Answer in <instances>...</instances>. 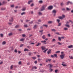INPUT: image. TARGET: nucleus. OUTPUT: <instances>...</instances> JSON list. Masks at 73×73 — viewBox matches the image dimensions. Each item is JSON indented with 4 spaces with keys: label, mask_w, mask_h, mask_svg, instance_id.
<instances>
[{
    "label": "nucleus",
    "mask_w": 73,
    "mask_h": 73,
    "mask_svg": "<svg viewBox=\"0 0 73 73\" xmlns=\"http://www.w3.org/2000/svg\"><path fill=\"white\" fill-rule=\"evenodd\" d=\"M51 53V50L49 49L48 51L47 52V53L48 54H49L50 53Z\"/></svg>",
    "instance_id": "nucleus-7"
},
{
    "label": "nucleus",
    "mask_w": 73,
    "mask_h": 73,
    "mask_svg": "<svg viewBox=\"0 0 73 73\" xmlns=\"http://www.w3.org/2000/svg\"><path fill=\"white\" fill-rule=\"evenodd\" d=\"M42 38H43V39H45V35H43L42 36Z\"/></svg>",
    "instance_id": "nucleus-16"
},
{
    "label": "nucleus",
    "mask_w": 73,
    "mask_h": 73,
    "mask_svg": "<svg viewBox=\"0 0 73 73\" xmlns=\"http://www.w3.org/2000/svg\"><path fill=\"white\" fill-rule=\"evenodd\" d=\"M25 12L22 13H21V15H25Z\"/></svg>",
    "instance_id": "nucleus-38"
},
{
    "label": "nucleus",
    "mask_w": 73,
    "mask_h": 73,
    "mask_svg": "<svg viewBox=\"0 0 73 73\" xmlns=\"http://www.w3.org/2000/svg\"><path fill=\"white\" fill-rule=\"evenodd\" d=\"M21 61H20L19 62V65H21Z\"/></svg>",
    "instance_id": "nucleus-50"
},
{
    "label": "nucleus",
    "mask_w": 73,
    "mask_h": 73,
    "mask_svg": "<svg viewBox=\"0 0 73 73\" xmlns=\"http://www.w3.org/2000/svg\"><path fill=\"white\" fill-rule=\"evenodd\" d=\"M33 23V21H32L30 22H29V23H30V24H32Z\"/></svg>",
    "instance_id": "nucleus-47"
},
{
    "label": "nucleus",
    "mask_w": 73,
    "mask_h": 73,
    "mask_svg": "<svg viewBox=\"0 0 73 73\" xmlns=\"http://www.w3.org/2000/svg\"><path fill=\"white\" fill-rule=\"evenodd\" d=\"M14 51L15 53H17V50H15Z\"/></svg>",
    "instance_id": "nucleus-57"
},
{
    "label": "nucleus",
    "mask_w": 73,
    "mask_h": 73,
    "mask_svg": "<svg viewBox=\"0 0 73 73\" xmlns=\"http://www.w3.org/2000/svg\"><path fill=\"white\" fill-rule=\"evenodd\" d=\"M6 3H7V2L5 1L3 2V4H5Z\"/></svg>",
    "instance_id": "nucleus-62"
},
{
    "label": "nucleus",
    "mask_w": 73,
    "mask_h": 73,
    "mask_svg": "<svg viewBox=\"0 0 73 73\" xmlns=\"http://www.w3.org/2000/svg\"><path fill=\"white\" fill-rule=\"evenodd\" d=\"M6 44V42H5V41H4L2 43V44L3 45H4L5 44Z\"/></svg>",
    "instance_id": "nucleus-33"
},
{
    "label": "nucleus",
    "mask_w": 73,
    "mask_h": 73,
    "mask_svg": "<svg viewBox=\"0 0 73 73\" xmlns=\"http://www.w3.org/2000/svg\"><path fill=\"white\" fill-rule=\"evenodd\" d=\"M38 26L37 25H35L33 27L34 29H36L37 28Z\"/></svg>",
    "instance_id": "nucleus-9"
},
{
    "label": "nucleus",
    "mask_w": 73,
    "mask_h": 73,
    "mask_svg": "<svg viewBox=\"0 0 73 73\" xmlns=\"http://www.w3.org/2000/svg\"><path fill=\"white\" fill-rule=\"evenodd\" d=\"M58 72V70H56L55 71V73H56V72Z\"/></svg>",
    "instance_id": "nucleus-61"
},
{
    "label": "nucleus",
    "mask_w": 73,
    "mask_h": 73,
    "mask_svg": "<svg viewBox=\"0 0 73 73\" xmlns=\"http://www.w3.org/2000/svg\"><path fill=\"white\" fill-rule=\"evenodd\" d=\"M32 54V53L31 52H29V56H31Z\"/></svg>",
    "instance_id": "nucleus-53"
},
{
    "label": "nucleus",
    "mask_w": 73,
    "mask_h": 73,
    "mask_svg": "<svg viewBox=\"0 0 73 73\" xmlns=\"http://www.w3.org/2000/svg\"><path fill=\"white\" fill-rule=\"evenodd\" d=\"M25 27L26 28H27V27H28V26L27 25H24Z\"/></svg>",
    "instance_id": "nucleus-48"
},
{
    "label": "nucleus",
    "mask_w": 73,
    "mask_h": 73,
    "mask_svg": "<svg viewBox=\"0 0 73 73\" xmlns=\"http://www.w3.org/2000/svg\"><path fill=\"white\" fill-rule=\"evenodd\" d=\"M8 24H9V25H12V23H9Z\"/></svg>",
    "instance_id": "nucleus-60"
},
{
    "label": "nucleus",
    "mask_w": 73,
    "mask_h": 73,
    "mask_svg": "<svg viewBox=\"0 0 73 73\" xmlns=\"http://www.w3.org/2000/svg\"><path fill=\"white\" fill-rule=\"evenodd\" d=\"M32 58H33V60H35V59H36V57H32Z\"/></svg>",
    "instance_id": "nucleus-37"
},
{
    "label": "nucleus",
    "mask_w": 73,
    "mask_h": 73,
    "mask_svg": "<svg viewBox=\"0 0 73 73\" xmlns=\"http://www.w3.org/2000/svg\"><path fill=\"white\" fill-rule=\"evenodd\" d=\"M24 46V44H21V45L20 47H23Z\"/></svg>",
    "instance_id": "nucleus-55"
},
{
    "label": "nucleus",
    "mask_w": 73,
    "mask_h": 73,
    "mask_svg": "<svg viewBox=\"0 0 73 73\" xmlns=\"http://www.w3.org/2000/svg\"><path fill=\"white\" fill-rule=\"evenodd\" d=\"M24 51L25 52H26V51H29V50H28V49L27 48H25Z\"/></svg>",
    "instance_id": "nucleus-13"
},
{
    "label": "nucleus",
    "mask_w": 73,
    "mask_h": 73,
    "mask_svg": "<svg viewBox=\"0 0 73 73\" xmlns=\"http://www.w3.org/2000/svg\"><path fill=\"white\" fill-rule=\"evenodd\" d=\"M41 42L43 43L44 44H46V41L44 40H42L41 41Z\"/></svg>",
    "instance_id": "nucleus-6"
},
{
    "label": "nucleus",
    "mask_w": 73,
    "mask_h": 73,
    "mask_svg": "<svg viewBox=\"0 0 73 73\" xmlns=\"http://www.w3.org/2000/svg\"><path fill=\"white\" fill-rule=\"evenodd\" d=\"M70 59H73V56H70Z\"/></svg>",
    "instance_id": "nucleus-40"
},
{
    "label": "nucleus",
    "mask_w": 73,
    "mask_h": 73,
    "mask_svg": "<svg viewBox=\"0 0 73 73\" xmlns=\"http://www.w3.org/2000/svg\"><path fill=\"white\" fill-rule=\"evenodd\" d=\"M61 54L60 55V58H61V59H63V58H64V57H65V54L63 52H61Z\"/></svg>",
    "instance_id": "nucleus-1"
},
{
    "label": "nucleus",
    "mask_w": 73,
    "mask_h": 73,
    "mask_svg": "<svg viewBox=\"0 0 73 73\" xmlns=\"http://www.w3.org/2000/svg\"><path fill=\"white\" fill-rule=\"evenodd\" d=\"M12 33H10L9 34V36H12Z\"/></svg>",
    "instance_id": "nucleus-31"
},
{
    "label": "nucleus",
    "mask_w": 73,
    "mask_h": 73,
    "mask_svg": "<svg viewBox=\"0 0 73 73\" xmlns=\"http://www.w3.org/2000/svg\"><path fill=\"white\" fill-rule=\"evenodd\" d=\"M48 65H50V69H51V68H52V66H53V65H52L51 64H48Z\"/></svg>",
    "instance_id": "nucleus-10"
},
{
    "label": "nucleus",
    "mask_w": 73,
    "mask_h": 73,
    "mask_svg": "<svg viewBox=\"0 0 73 73\" xmlns=\"http://www.w3.org/2000/svg\"><path fill=\"white\" fill-rule=\"evenodd\" d=\"M38 14L39 15H42V13L41 12H39Z\"/></svg>",
    "instance_id": "nucleus-34"
},
{
    "label": "nucleus",
    "mask_w": 73,
    "mask_h": 73,
    "mask_svg": "<svg viewBox=\"0 0 73 73\" xmlns=\"http://www.w3.org/2000/svg\"><path fill=\"white\" fill-rule=\"evenodd\" d=\"M48 9H53V6H50L48 7Z\"/></svg>",
    "instance_id": "nucleus-4"
},
{
    "label": "nucleus",
    "mask_w": 73,
    "mask_h": 73,
    "mask_svg": "<svg viewBox=\"0 0 73 73\" xmlns=\"http://www.w3.org/2000/svg\"><path fill=\"white\" fill-rule=\"evenodd\" d=\"M62 17H63V19L64 18H65V15H62Z\"/></svg>",
    "instance_id": "nucleus-43"
},
{
    "label": "nucleus",
    "mask_w": 73,
    "mask_h": 73,
    "mask_svg": "<svg viewBox=\"0 0 73 73\" xmlns=\"http://www.w3.org/2000/svg\"><path fill=\"white\" fill-rule=\"evenodd\" d=\"M57 43L58 44V45H62V43L60 42H58Z\"/></svg>",
    "instance_id": "nucleus-17"
},
{
    "label": "nucleus",
    "mask_w": 73,
    "mask_h": 73,
    "mask_svg": "<svg viewBox=\"0 0 73 73\" xmlns=\"http://www.w3.org/2000/svg\"><path fill=\"white\" fill-rule=\"evenodd\" d=\"M65 26L67 27H68V28H69L70 27V26L69 25H66Z\"/></svg>",
    "instance_id": "nucleus-24"
},
{
    "label": "nucleus",
    "mask_w": 73,
    "mask_h": 73,
    "mask_svg": "<svg viewBox=\"0 0 73 73\" xmlns=\"http://www.w3.org/2000/svg\"><path fill=\"white\" fill-rule=\"evenodd\" d=\"M11 7H12V8H13L14 7V5H11Z\"/></svg>",
    "instance_id": "nucleus-58"
},
{
    "label": "nucleus",
    "mask_w": 73,
    "mask_h": 73,
    "mask_svg": "<svg viewBox=\"0 0 73 73\" xmlns=\"http://www.w3.org/2000/svg\"><path fill=\"white\" fill-rule=\"evenodd\" d=\"M19 25H17L15 26L16 28H19Z\"/></svg>",
    "instance_id": "nucleus-35"
},
{
    "label": "nucleus",
    "mask_w": 73,
    "mask_h": 73,
    "mask_svg": "<svg viewBox=\"0 0 73 73\" xmlns=\"http://www.w3.org/2000/svg\"><path fill=\"white\" fill-rule=\"evenodd\" d=\"M41 48L43 50H45V49H46L45 47H44L43 46H42Z\"/></svg>",
    "instance_id": "nucleus-11"
},
{
    "label": "nucleus",
    "mask_w": 73,
    "mask_h": 73,
    "mask_svg": "<svg viewBox=\"0 0 73 73\" xmlns=\"http://www.w3.org/2000/svg\"><path fill=\"white\" fill-rule=\"evenodd\" d=\"M68 48H73V46L72 45H71L70 46H68Z\"/></svg>",
    "instance_id": "nucleus-8"
},
{
    "label": "nucleus",
    "mask_w": 73,
    "mask_h": 73,
    "mask_svg": "<svg viewBox=\"0 0 73 73\" xmlns=\"http://www.w3.org/2000/svg\"><path fill=\"white\" fill-rule=\"evenodd\" d=\"M68 29L67 28L65 27L64 28V31H67Z\"/></svg>",
    "instance_id": "nucleus-25"
},
{
    "label": "nucleus",
    "mask_w": 73,
    "mask_h": 73,
    "mask_svg": "<svg viewBox=\"0 0 73 73\" xmlns=\"http://www.w3.org/2000/svg\"><path fill=\"white\" fill-rule=\"evenodd\" d=\"M46 7V5H44L42 6V9H41V11H44V10H45V8Z\"/></svg>",
    "instance_id": "nucleus-2"
},
{
    "label": "nucleus",
    "mask_w": 73,
    "mask_h": 73,
    "mask_svg": "<svg viewBox=\"0 0 73 73\" xmlns=\"http://www.w3.org/2000/svg\"><path fill=\"white\" fill-rule=\"evenodd\" d=\"M39 3H41H41H42L43 1H42L40 0V1H39Z\"/></svg>",
    "instance_id": "nucleus-44"
},
{
    "label": "nucleus",
    "mask_w": 73,
    "mask_h": 73,
    "mask_svg": "<svg viewBox=\"0 0 73 73\" xmlns=\"http://www.w3.org/2000/svg\"><path fill=\"white\" fill-rule=\"evenodd\" d=\"M26 9L25 8L22 9V11H25Z\"/></svg>",
    "instance_id": "nucleus-52"
},
{
    "label": "nucleus",
    "mask_w": 73,
    "mask_h": 73,
    "mask_svg": "<svg viewBox=\"0 0 73 73\" xmlns=\"http://www.w3.org/2000/svg\"><path fill=\"white\" fill-rule=\"evenodd\" d=\"M27 47V48H28L29 49H31V47L30 46H28Z\"/></svg>",
    "instance_id": "nucleus-20"
},
{
    "label": "nucleus",
    "mask_w": 73,
    "mask_h": 73,
    "mask_svg": "<svg viewBox=\"0 0 73 73\" xmlns=\"http://www.w3.org/2000/svg\"><path fill=\"white\" fill-rule=\"evenodd\" d=\"M54 56L56 58H57L58 57V56H57V54H54Z\"/></svg>",
    "instance_id": "nucleus-12"
},
{
    "label": "nucleus",
    "mask_w": 73,
    "mask_h": 73,
    "mask_svg": "<svg viewBox=\"0 0 73 73\" xmlns=\"http://www.w3.org/2000/svg\"><path fill=\"white\" fill-rule=\"evenodd\" d=\"M24 40H25L24 38H21L20 39V41H24Z\"/></svg>",
    "instance_id": "nucleus-15"
},
{
    "label": "nucleus",
    "mask_w": 73,
    "mask_h": 73,
    "mask_svg": "<svg viewBox=\"0 0 73 73\" xmlns=\"http://www.w3.org/2000/svg\"><path fill=\"white\" fill-rule=\"evenodd\" d=\"M62 65L63 66H66V64H62Z\"/></svg>",
    "instance_id": "nucleus-39"
},
{
    "label": "nucleus",
    "mask_w": 73,
    "mask_h": 73,
    "mask_svg": "<svg viewBox=\"0 0 73 73\" xmlns=\"http://www.w3.org/2000/svg\"><path fill=\"white\" fill-rule=\"evenodd\" d=\"M37 68L36 66H35L33 67V69H36Z\"/></svg>",
    "instance_id": "nucleus-18"
},
{
    "label": "nucleus",
    "mask_w": 73,
    "mask_h": 73,
    "mask_svg": "<svg viewBox=\"0 0 73 73\" xmlns=\"http://www.w3.org/2000/svg\"><path fill=\"white\" fill-rule=\"evenodd\" d=\"M61 38H62V39H64V38H64V36H62L61 37Z\"/></svg>",
    "instance_id": "nucleus-54"
},
{
    "label": "nucleus",
    "mask_w": 73,
    "mask_h": 73,
    "mask_svg": "<svg viewBox=\"0 0 73 73\" xmlns=\"http://www.w3.org/2000/svg\"><path fill=\"white\" fill-rule=\"evenodd\" d=\"M34 5V4L33 3L31 5V7H33V6Z\"/></svg>",
    "instance_id": "nucleus-59"
},
{
    "label": "nucleus",
    "mask_w": 73,
    "mask_h": 73,
    "mask_svg": "<svg viewBox=\"0 0 73 73\" xmlns=\"http://www.w3.org/2000/svg\"><path fill=\"white\" fill-rule=\"evenodd\" d=\"M53 22L52 21H49L48 22V24H52V23Z\"/></svg>",
    "instance_id": "nucleus-26"
},
{
    "label": "nucleus",
    "mask_w": 73,
    "mask_h": 73,
    "mask_svg": "<svg viewBox=\"0 0 73 73\" xmlns=\"http://www.w3.org/2000/svg\"><path fill=\"white\" fill-rule=\"evenodd\" d=\"M60 52V51H58L56 52V53H59Z\"/></svg>",
    "instance_id": "nucleus-45"
},
{
    "label": "nucleus",
    "mask_w": 73,
    "mask_h": 73,
    "mask_svg": "<svg viewBox=\"0 0 73 73\" xmlns=\"http://www.w3.org/2000/svg\"><path fill=\"white\" fill-rule=\"evenodd\" d=\"M35 64H37V61H35Z\"/></svg>",
    "instance_id": "nucleus-64"
},
{
    "label": "nucleus",
    "mask_w": 73,
    "mask_h": 73,
    "mask_svg": "<svg viewBox=\"0 0 73 73\" xmlns=\"http://www.w3.org/2000/svg\"><path fill=\"white\" fill-rule=\"evenodd\" d=\"M11 69H13V65H12L10 67Z\"/></svg>",
    "instance_id": "nucleus-41"
},
{
    "label": "nucleus",
    "mask_w": 73,
    "mask_h": 73,
    "mask_svg": "<svg viewBox=\"0 0 73 73\" xmlns=\"http://www.w3.org/2000/svg\"><path fill=\"white\" fill-rule=\"evenodd\" d=\"M61 5L62 6V5H64V3H63L62 2L61 3Z\"/></svg>",
    "instance_id": "nucleus-49"
},
{
    "label": "nucleus",
    "mask_w": 73,
    "mask_h": 73,
    "mask_svg": "<svg viewBox=\"0 0 73 73\" xmlns=\"http://www.w3.org/2000/svg\"><path fill=\"white\" fill-rule=\"evenodd\" d=\"M56 10H53V11H52V13H54V16H55V15H56Z\"/></svg>",
    "instance_id": "nucleus-3"
},
{
    "label": "nucleus",
    "mask_w": 73,
    "mask_h": 73,
    "mask_svg": "<svg viewBox=\"0 0 73 73\" xmlns=\"http://www.w3.org/2000/svg\"><path fill=\"white\" fill-rule=\"evenodd\" d=\"M55 41H56V39H52V42H55Z\"/></svg>",
    "instance_id": "nucleus-46"
},
{
    "label": "nucleus",
    "mask_w": 73,
    "mask_h": 73,
    "mask_svg": "<svg viewBox=\"0 0 73 73\" xmlns=\"http://www.w3.org/2000/svg\"><path fill=\"white\" fill-rule=\"evenodd\" d=\"M38 22H41V20L39 19L38 20Z\"/></svg>",
    "instance_id": "nucleus-63"
},
{
    "label": "nucleus",
    "mask_w": 73,
    "mask_h": 73,
    "mask_svg": "<svg viewBox=\"0 0 73 73\" xmlns=\"http://www.w3.org/2000/svg\"><path fill=\"white\" fill-rule=\"evenodd\" d=\"M56 21H57L58 23H59L60 21V19H57Z\"/></svg>",
    "instance_id": "nucleus-27"
},
{
    "label": "nucleus",
    "mask_w": 73,
    "mask_h": 73,
    "mask_svg": "<svg viewBox=\"0 0 73 73\" xmlns=\"http://www.w3.org/2000/svg\"><path fill=\"white\" fill-rule=\"evenodd\" d=\"M58 40L59 41H61V37H58Z\"/></svg>",
    "instance_id": "nucleus-29"
},
{
    "label": "nucleus",
    "mask_w": 73,
    "mask_h": 73,
    "mask_svg": "<svg viewBox=\"0 0 73 73\" xmlns=\"http://www.w3.org/2000/svg\"><path fill=\"white\" fill-rule=\"evenodd\" d=\"M22 37H25L26 35H25V34H23L22 35Z\"/></svg>",
    "instance_id": "nucleus-36"
},
{
    "label": "nucleus",
    "mask_w": 73,
    "mask_h": 73,
    "mask_svg": "<svg viewBox=\"0 0 73 73\" xmlns=\"http://www.w3.org/2000/svg\"><path fill=\"white\" fill-rule=\"evenodd\" d=\"M52 31H54V32H56V30L54 29H51Z\"/></svg>",
    "instance_id": "nucleus-23"
},
{
    "label": "nucleus",
    "mask_w": 73,
    "mask_h": 73,
    "mask_svg": "<svg viewBox=\"0 0 73 73\" xmlns=\"http://www.w3.org/2000/svg\"><path fill=\"white\" fill-rule=\"evenodd\" d=\"M9 21L10 22H13V18L12 17L11 19L9 20Z\"/></svg>",
    "instance_id": "nucleus-5"
},
{
    "label": "nucleus",
    "mask_w": 73,
    "mask_h": 73,
    "mask_svg": "<svg viewBox=\"0 0 73 73\" xmlns=\"http://www.w3.org/2000/svg\"><path fill=\"white\" fill-rule=\"evenodd\" d=\"M66 9L67 10V11H70V9L68 7H67L66 8Z\"/></svg>",
    "instance_id": "nucleus-28"
},
{
    "label": "nucleus",
    "mask_w": 73,
    "mask_h": 73,
    "mask_svg": "<svg viewBox=\"0 0 73 73\" xmlns=\"http://www.w3.org/2000/svg\"><path fill=\"white\" fill-rule=\"evenodd\" d=\"M43 26H44V27H46V28H48V25H43Z\"/></svg>",
    "instance_id": "nucleus-14"
},
{
    "label": "nucleus",
    "mask_w": 73,
    "mask_h": 73,
    "mask_svg": "<svg viewBox=\"0 0 73 73\" xmlns=\"http://www.w3.org/2000/svg\"><path fill=\"white\" fill-rule=\"evenodd\" d=\"M41 44L40 43H38V44L37 45H36V46H39V45H41Z\"/></svg>",
    "instance_id": "nucleus-22"
},
{
    "label": "nucleus",
    "mask_w": 73,
    "mask_h": 73,
    "mask_svg": "<svg viewBox=\"0 0 73 73\" xmlns=\"http://www.w3.org/2000/svg\"><path fill=\"white\" fill-rule=\"evenodd\" d=\"M45 70H41L40 71V72H44Z\"/></svg>",
    "instance_id": "nucleus-32"
},
{
    "label": "nucleus",
    "mask_w": 73,
    "mask_h": 73,
    "mask_svg": "<svg viewBox=\"0 0 73 73\" xmlns=\"http://www.w3.org/2000/svg\"><path fill=\"white\" fill-rule=\"evenodd\" d=\"M69 3H70V1H68V2H66V5H69Z\"/></svg>",
    "instance_id": "nucleus-19"
},
{
    "label": "nucleus",
    "mask_w": 73,
    "mask_h": 73,
    "mask_svg": "<svg viewBox=\"0 0 73 73\" xmlns=\"http://www.w3.org/2000/svg\"><path fill=\"white\" fill-rule=\"evenodd\" d=\"M59 19H63V17H59Z\"/></svg>",
    "instance_id": "nucleus-30"
},
{
    "label": "nucleus",
    "mask_w": 73,
    "mask_h": 73,
    "mask_svg": "<svg viewBox=\"0 0 73 73\" xmlns=\"http://www.w3.org/2000/svg\"><path fill=\"white\" fill-rule=\"evenodd\" d=\"M0 35L1 37H3V34H0Z\"/></svg>",
    "instance_id": "nucleus-42"
},
{
    "label": "nucleus",
    "mask_w": 73,
    "mask_h": 73,
    "mask_svg": "<svg viewBox=\"0 0 73 73\" xmlns=\"http://www.w3.org/2000/svg\"><path fill=\"white\" fill-rule=\"evenodd\" d=\"M69 21H70V22L72 24H73V21H72L71 20H70Z\"/></svg>",
    "instance_id": "nucleus-51"
},
{
    "label": "nucleus",
    "mask_w": 73,
    "mask_h": 73,
    "mask_svg": "<svg viewBox=\"0 0 73 73\" xmlns=\"http://www.w3.org/2000/svg\"><path fill=\"white\" fill-rule=\"evenodd\" d=\"M32 2V0L28 2V4H30V3H31Z\"/></svg>",
    "instance_id": "nucleus-21"
},
{
    "label": "nucleus",
    "mask_w": 73,
    "mask_h": 73,
    "mask_svg": "<svg viewBox=\"0 0 73 73\" xmlns=\"http://www.w3.org/2000/svg\"><path fill=\"white\" fill-rule=\"evenodd\" d=\"M48 49H46L45 50H44V51L43 52H44V53H45V52H46V51H47V50H48Z\"/></svg>",
    "instance_id": "nucleus-56"
}]
</instances>
